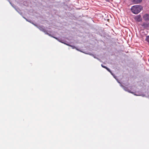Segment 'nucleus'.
I'll return each mask as SVG.
<instances>
[{"label":"nucleus","mask_w":149,"mask_h":149,"mask_svg":"<svg viewBox=\"0 0 149 149\" xmlns=\"http://www.w3.org/2000/svg\"><path fill=\"white\" fill-rule=\"evenodd\" d=\"M142 7L140 5H135L132 6L131 8L132 12L134 14H137L142 10Z\"/></svg>","instance_id":"nucleus-1"},{"label":"nucleus","mask_w":149,"mask_h":149,"mask_svg":"<svg viewBox=\"0 0 149 149\" xmlns=\"http://www.w3.org/2000/svg\"><path fill=\"white\" fill-rule=\"evenodd\" d=\"M134 19L136 21L139 22L141 21L142 20L141 15H139L136 16L135 17Z\"/></svg>","instance_id":"nucleus-2"},{"label":"nucleus","mask_w":149,"mask_h":149,"mask_svg":"<svg viewBox=\"0 0 149 149\" xmlns=\"http://www.w3.org/2000/svg\"><path fill=\"white\" fill-rule=\"evenodd\" d=\"M143 18L145 20L148 21L149 20V15L146 14L143 15Z\"/></svg>","instance_id":"nucleus-3"},{"label":"nucleus","mask_w":149,"mask_h":149,"mask_svg":"<svg viewBox=\"0 0 149 149\" xmlns=\"http://www.w3.org/2000/svg\"><path fill=\"white\" fill-rule=\"evenodd\" d=\"M132 2L135 4H139L142 1V0H132Z\"/></svg>","instance_id":"nucleus-4"},{"label":"nucleus","mask_w":149,"mask_h":149,"mask_svg":"<svg viewBox=\"0 0 149 149\" xmlns=\"http://www.w3.org/2000/svg\"><path fill=\"white\" fill-rule=\"evenodd\" d=\"M146 40L149 43V36L146 37Z\"/></svg>","instance_id":"nucleus-5"},{"label":"nucleus","mask_w":149,"mask_h":149,"mask_svg":"<svg viewBox=\"0 0 149 149\" xmlns=\"http://www.w3.org/2000/svg\"><path fill=\"white\" fill-rule=\"evenodd\" d=\"M148 24H146V23H143L142 24V26L144 27H147L148 26Z\"/></svg>","instance_id":"nucleus-6"},{"label":"nucleus","mask_w":149,"mask_h":149,"mask_svg":"<svg viewBox=\"0 0 149 149\" xmlns=\"http://www.w3.org/2000/svg\"><path fill=\"white\" fill-rule=\"evenodd\" d=\"M105 69H106L109 72H110V70L107 67H106V68Z\"/></svg>","instance_id":"nucleus-7"},{"label":"nucleus","mask_w":149,"mask_h":149,"mask_svg":"<svg viewBox=\"0 0 149 149\" xmlns=\"http://www.w3.org/2000/svg\"><path fill=\"white\" fill-rule=\"evenodd\" d=\"M105 69H106L109 72H110V70L107 67H106V68Z\"/></svg>","instance_id":"nucleus-8"},{"label":"nucleus","mask_w":149,"mask_h":149,"mask_svg":"<svg viewBox=\"0 0 149 149\" xmlns=\"http://www.w3.org/2000/svg\"><path fill=\"white\" fill-rule=\"evenodd\" d=\"M102 67H103V68H106V66H104V65H102Z\"/></svg>","instance_id":"nucleus-9"},{"label":"nucleus","mask_w":149,"mask_h":149,"mask_svg":"<svg viewBox=\"0 0 149 149\" xmlns=\"http://www.w3.org/2000/svg\"><path fill=\"white\" fill-rule=\"evenodd\" d=\"M129 92L130 93H131L130 91H129Z\"/></svg>","instance_id":"nucleus-10"}]
</instances>
